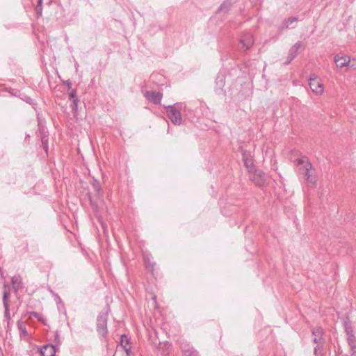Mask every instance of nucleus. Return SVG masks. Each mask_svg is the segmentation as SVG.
Masks as SVG:
<instances>
[{
    "label": "nucleus",
    "mask_w": 356,
    "mask_h": 356,
    "mask_svg": "<svg viewBox=\"0 0 356 356\" xmlns=\"http://www.w3.org/2000/svg\"><path fill=\"white\" fill-rule=\"evenodd\" d=\"M183 106L184 105L182 103H176L174 105L166 106L168 117L175 125H179L182 122V118L180 111Z\"/></svg>",
    "instance_id": "2"
},
{
    "label": "nucleus",
    "mask_w": 356,
    "mask_h": 356,
    "mask_svg": "<svg viewBox=\"0 0 356 356\" xmlns=\"http://www.w3.org/2000/svg\"><path fill=\"white\" fill-rule=\"evenodd\" d=\"M4 307V318H6L8 325L9 324V321L10 319V307Z\"/></svg>",
    "instance_id": "26"
},
{
    "label": "nucleus",
    "mask_w": 356,
    "mask_h": 356,
    "mask_svg": "<svg viewBox=\"0 0 356 356\" xmlns=\"http://www.w3.org/2000/svg\"><path fill=\"white\" fill-rule=\"evenodd\" d=\"M217 85L220 87H222L225 85V81L222 75H218L216 79Z\"/></svg>",
    "instance_id": "29"
},
{
    "label": "nucleus",
    "mask_w": 356,
    "mask_h": 356,
    "mask_svg": "<svg viewBox=\"0 0 356 356\" xmlns=\"http://www.w3.org/2000/svg\"><path fill=\"white\" fill-rule=\"evenodd\" d=\"M298 20V17H291L284 19L282 22V26L280 28V31H282L283 30L286 29L289 26L290 24H291L292 23L295 22H297Z\"/></svg>",
    "instance_id": "17"
},
{
    "label": "nucleus",
    "mask_w": 356,
    "mask_h": 356,
    "mask_svg": "<svg viewBox=\"0 0 356 356\" xmlns=\"http://www.w3.org/2000/svg\"><path fill=\"white\" fill-rule=\"evenodd\" d=\"M111 312V308L109 305L106 304L104 309L99 313L97 316V324H96V330L99 336L102 337V339L106 340L108 335V314Z\"/></svg>",
    "instance_id": "1"
},
{
    "label": "nucleus",
    "mask_w": 356,
    "mask_h": 356,
    "mask_svg": "<svg viewBox=\"0 0 356 356\" xmlns=\"http://www.w3.org/2000/svg\"><path fill=\"white\" fill-rule=\"evenodd\" d=\"M57 297H58V301H61L60 298L58 296H57Z\"/></svg>",
    "instance_id": "39"
},
{
    "label": "nucleus",
    "mask_w": 356,
    "mask_h": 356,
    "mask_svg": "<svg viewBox=\"0 0 356 356\" xmlns=\"http://www.w3.org/2000/svg\"><path fill=\"white\" fill-rule=\"evenodd\" d=\"M30 137V136L28 134L26 136V138H29Z\"/></svg>",
    "instance_id": "38"
},
{
    "label": "nucleus",
    "mask_w": 356,
    "mask_h": 356,
    "mask_svg": "<svg viewBox=\"0 0 356 356\" xmlns=\"http://www.w3.org/2000/svg\"><path fill=\"white\" fill-rule=\"evenodd\" d=\"M183 354L184 356H200L198 351L193 347L190 346L183 349Z\"/></svg>",
    "instance_id": "20"
},
{
    "label": "nucleus",
    "mask_w": 356,
    "mask_h": 356,
    "mask_svg": "<svg viewBox=\"0 0 356 356\" xmlns=\"http://www.w3.org/2000/svg\"><path fill=\"white\" fill-rule=\"evenodd\" d=\"M242 160L244 165L247 169L248 172H252L254 169L257 168L254 165V159L250 151L241 149Z\"/></svg>",
    "instance_id": "4"
},
{
    "label": "nucleus",
    "mask_w": 356,
    "mask_h": 356,
    "mask_svg": "<svg viewBox=\"0 0 356 356\" xmlns=\"http://www.w3.org/2000/svg\"><path fill=\"white\" fill-rule=\"evenodd\" d=\"M13 95L14 96L19 97L22 100L24 101L27 104H29L31 105H34L35 104V102H34V100L32 98H31L30 97L26 95L24 93H20L19 91H17L15 93H13Z\"/></svg>",
    "instance_id": "19"
},
{
    "label": "nucleus",
    "mask_w": 356,
    "mask_h": 356,
    "mask_svg": "<svg viewBox=\"0 0 356 356\" xmlns=\"http://www.w3.org/2000/svg\"><path fill=\"white\" fill-rule=\"evenodd\" d=\"M334 61L337 67L339 69H341L344 67H351L350 65V58L346 55L339 56V54H337L334 57Z\"/></svg>",
    "instance_id": "10"
},
{
    "label": "nucleus",
    "mask_w": 356,
    "mask_h": 356,
    "mask_svg": "<svg viewBox=\"0 0 356 356\" xmlns=\"http://www.w3.org/2000/svg\"><path fill=\"white\" fill-rule=\"evenodd\" d=\"M347 341H348V343L349 346H350L351 349L353 350H356V337H355V336L350 335V337H348Z\"/></svg>",
    "instance_id": "24"
},
{
    "label": "nucleus",
    "mask_w": 356,
    "mask_h": 356,
    "mask_svg": "<svg viewBox=\"0 0 356 356\" xmlns=\"http://www.w3.org/2000/svg\"><path fill=\"white\" fill-rule=\"evenodd\" d=\"M232 6V3L230 0H225L219 6L217 12L218 13L222 12L224 13H227L230 10Z\"/></svg>",
    "instance_id": "15"
},
{
    "label": "nucleus",
    "mask_w": 356,
    "mask_h": 356,
    "mask_svg": "<svg viewBox=\"0 0 356 356\" xmlns=\"http://www.w3.org/2000/svg\"><path fill=\"white\" fill-rule=\"evenodd\" d=\"M88 199L90 200V206L95 213L98 212V205L97 202L92 197L90 193H88Z\"/></svg>",
    "instance_id": "23"
},
{
    "label": "nucleus",
    "mask_w": 356,
    "mask_h": 356,
    "mask_svg": "<svg viewBox=\"0 0 356 356\" xmlns=\"http://www.w3.org/2000/svg\"><path fill=\"white\" fill-rule=\"evenodd\" d=\"M312 334L314 336L313 341L315 343H324L325 332L322 327L316 326L312 329Z\"/></svg>",
    "instance_id": "7"
},
{
    "label": "nucleus",
    "mask_w": 356,
    "mask_h": 356,
    "mask_svg": "<svg viewBox=\"0 0 356 356\" xmlns=\"http://www.w3.org/2000/svg\"><path fill=\"white\" fill-rule=\"evenodd\" d=\"M298 54V51L293 49V47H291L289 49L288 58H291V60H293L297 56Z\"/></svg>",
    "instance_id": "27"
},
{
    "label": "nucleus",
    "mask_w": 356,
    "mask_h": 356,
    "mask_svg": "<svg viewBox=\"0 0 356 356\" xmlns=\"http://www.w3.org/2000/svg\"><path fill=\"white\" fill-rule=\"evenodd\" d=\"M43 0H38V2L42 3Z\"/></svg>",
    "instance_id": "37"
},
{
    "label": "nucleus",
    "mask_w": 356,
    "mask_h": 356,
    "mask_svg": "<svg viewBox=\"0 0 356 356\" xmlns=\"http://www.w3.org/2000/svg\"><path fill=\"white\" fill-rule=\"evenodd\" d=\"M48 140V136L46 135L44 133H42L41 136L42 147L43 148L47 154H48L49 150Z\"/></svg>",
    "instance_id": "21"
},
{
    "label": "nucleus",
    "mask_w": 356,
    "mask_h": 356,
    "mask_svg": "<svg viewBox=\"0 0 356 356\" xmlns=\"http://www.w3.org/2000/svg\"><path fill=\"white\" fill-rule=\"evenodd\" d=\"M250 179L258 187H264L266 183V175L261 170L255 168L248 172Z\"/></svg>",
    "instance_id": "3"
},
{
    "label": "nucleus",
    "mask_w": 356,
    "mask_h": 356,
    "mask_svg": "<svg viewBox=\"0 0 356 356\" xmlns=\"http://www.w3.org/2000/svg\"><path fill=\"white\" fill-rule=\"evenodd\" d=\"M35 13L37 17H40L42 15V3L38 2L35 6Z\"/></svg>",
    "instance_id": "25"
},
{
    "label": "nucleus",
    "mask_w": 356,
    "mask_h": 356,
    "mask_svg": "<svg viewBox=\"0 0 356 356\" xmlns=\"http://www.w3.org/2000/svg\"><path fill=\"white\" fill-rule=\"evenodd\" d=\"M63 84L67 86V92L71 90L72 83V81L70 79H67L66 81H63Z\"/></svg>",
    "instance_id": "31"
},
{
    "label": "nucleus",
    "mask_w": 356,
    "mask_h": 356,
    "mask_svg": "<svg viewBox=\"0 0 356 356\" xmlns=\"http://www.w3.org/2000/svg\"><path fill=\"white\" fill-rule=\"evenodd\" d=\"M118 352H119V350H117V351H116V353H115V355H114V356H115V355H116V354H118Z\"/></svg>",
    "instance_id": "40"
},
{
    "label": "nucleus",
    "mask_w": 356,
    "mask_h": 356,
    "mask_svg": "<svg viewBox=\"0 0 356 356\" xmlns=\"http://www.w3.org/2000/svg\"><path fill=\"white\" fill-rule=\"evenodd\" d=\"M10 298V289L8 284L3 285V307H8V299Z\"/></svg>",
    "instance_id": "18"
},
{
    "label": "nucleus",
    "mask_w": 356,
    "mask_h": 356,
    "mask_svg": "<svg viewBox=\"0 0 356 356\" xmlns=\"http://www.w3.org/2000/svg\"><path fill=\"white\" fill-rule=\"evenodd\" d=\"M291 61L292 60H291V58H289L288 60L284 62V65H289V63H291Z\"/></svg>",
    "instance_id": "35"
},
{
    "label": "nucleus",
    "mask_w": 356,
    "mask_h": 356,
    "mask_svg": "<svg viewBox=\"0 0 356 356\" xmlns=\"http://www.w3.org/2000/svg\"><path fill=\"white\" fill-rule=\"evenodd\" d=\"M343 327L347 337H350V335H355L354 327L352 326L351 322L348 318L343 320Z\"/></svg>",
    "instance_id": "14"
},
{
    "label": "nucleus",
    "mask_w": 356,
    "mask_h": 356,
    "mask_svg": "<svg viewBox=\"0 0 356 356\" xmlns=\"http://www.w3.org/2000/svg\"><path fill=\"white\" fill-rule=\"evenodd\" d=\"M120 348L125 352L126 356H131V346L127 335L122 334L120 339Z\"/></svg>",
    "instance_id": "11"
},
{
    "label": "nucleus",
    "mask_w": 356,
    "mask_h": 356,
    "mask_svg": "<svg viewBox=\"0 0 356 356\" xmlns=\"http://www.w3.org/2000/svg\"><path fill=\"white\" fill-rule=\"evenodd\" d=\"M29 314L30 316H33V317L36 318L39 321L44 323L43 318L41 316V315L39 313H38L36 312H31Z\"/></svg>",
    "instance_id": "30"
},
{
    "label": "nucleus",
    "mask_w": 356,
    "mask_h": 356,
    "mask_svg": "<svg viewBox=\"0 0 356 356\" xmlns=\"http://www.w3.org/2000/svg\"><path fill=\"white\" fill-rule=\"evenodd\" d=\"M69 98L72 99V104L71 107L72 111L76 113L77 112L78 104L79 102V99L77 97L76 89H71V90L68 91Z\"/></svg>",
    "instance_id": "13"
},
{
    "label": "nucleus",
    "mask_w": 356,
    "mask_h": 356,
    "mask_svg": "<svg viewBox=\"0 0 356 356\" xmlns=\"http://www.w3.org/2000/svg\"><path fill=\"white\" fill-rule=\"evenodd\" d=\"M301 47H302V42L300 41H298L297 42L295 43V44L292 47L298 51V50L301 48Z\"/></svg>",
    "instance_id": "32"
},
{
    "label": "nucleus",
    "mask_w": 356,
    "mask_h": 356,
    "mask_svg": "<svg viewBox=\"0 0 356 356\" xmlns=\"http://www.w3.org/2000/svg\"><path fill=\"white\" fill-rule=\"evenodd\" d=\"M19 330H21V331L24 335H27V332H26V327L24 326H20Z\"/></svg>",
    "instance_id": "33"
},
{
    "label": "nucleus",
    "mask_w": 356,
    "mask_h": 356,
    "mask_svg": "<svg viewBox=\"0 0 356 356\" xmlns=\"http://www.w3.org/2000/svg\"><path fill=\"white\" fill-rule=\"evenodd\" d=\"M145 97L154 104H159L163 98V93L156 91H146L144 94Z\"/></svg>",
    "instance_id": "6"
},
{
    "label": "nucleus",
    "mask_w": 356,
    "mask_h": 356,
    "mask_svg": "<svg viewBox=\"0 0 356 356\" xmlns=\"http://www.w3.org/2000/svg\"><path fill=\"white\" fill-rule=\"evenodd\" d=\"M91 184L96 192V195L98 198H100L103 195V191L99 181L97 179H93Z\"/></svg>",
    "instance_id": "16"
},
{
    "label": "nucleus",
    "mask_w": 356,
    "mask_h": 356,
    "mask_svg": "<svg viewBox=\"0 0 356 356\" xmlns=\"http://www.w3.org/2000/svg\"><path fill=\"white\" fill-rule=\"evenodd\" d=\"M305 163V160L303 159H299L298 160V165H302Z\"/></svg>",
    "instance_id": "34"
},
{
    "label": "nucleus",
    "mask_w": 356,
    "mask_h": 356,
    "mask_svg": "<svg viewBox=\"0 0 356 356\" xmlns=\"http://www.w3.org/2000/svg\"><path fill=\"white\" fill-rule=\"evenodd\" d=\"M145 264H146V267L151 270L152 271H153L154 270V267L156 266V264L153 261H151L149 259H145Z\"/></svg>",
    "instance_id": "28"
},
{
    "label": "nucleus",
    "mask_w": 356,
    "mask_h": 356,
    "mask_svg": "<svg viewBox=\"0 0 356 356\" xmlns=\"http://www.w3.org/2000/svg\"><path fill=\"white\" fill-rule=\"evenodd\" d=\"M41 356H55L56 348L52 344H47L40 349Z\"/></svg>",
    "instance_id": "12"
},
{
    "label": "nucleus",
    "mask_w": 356,
    "mask_h": 356,
    "mask_svg": "<svg viewBox=\"0 0 356 356\" xmlns=\"http://www.w3.org/2000/svg\"><path fill=\"white\" fill-rule=\"evenodd\" d=\"M11 284L15 294H17L19 291H22L24 288L22 278L20 275H15L11 277Z\"/></svg>",
    "instance_id": "8"
},
{
    "label": "nucleus",
    "mask_w": 356,
    "mask_h": 356,
    "mask_svg": "<svg viewBox=\"0 0 356 356\" xmlns=\"http://www.w3.org/2000/svg\"><path fill=\"white\" fill-rule=\"evenodd\" d=\"M237 356H243V355H237Z\"/></svg>",
    "instance_id": "41"
},
{
    "label": "nucleus",
    "mask_w": 356,
    "mask_h": 356,
    "mask_svg": "<svg viewBox=\"0 0 356 356\" xmlns=\"http://www.w3.org/2000/svg\"><path fill=\"white\" fill-rule=\"evenodd\" d=\"M317 349H318L317 346L314 348V354L315 355H316V353H317Z\"/></svg>",
    "instance_id": "36"
},
{
    "label": "nucleus",
    "mask_w": 356,
    "mask_h": 356,
    "mask_svg": "<svg viewBox=\"0 0 356 356\" xmlns=\"http://www.w3.org/2000/svg\"><path fill=\"white\" fill-rule=\"evenodd\" d=\"M309 86L312 91L316 95H321L323 92V86L317 76L313 74L309 79Z\"/></svg>",
    "instance_id": "5"
},
{
    "label": "nucleus",
    "mask_w": 356,
    "mask_h": 356,
    "mask_svg": "<svg viewBox=\"0 0 356 356\" xmlns=\"http://www.w3.org/2000/svg\"><path fill=\"white\" fill-rule=\"evenodd\" d=\"M240 44L245 47V49H250L254 44V38L252 35L250 33L246 32L244 33L239 40Z\"/></svg>",
    "instance_id": "9"
},
{
    "label": "nucleus",
    "mask_w": 356,
    "mask_h": 356,
    "mask_svg": "<svg viewBox=\"0 0 356 356\" xmlns=\"http://www.w3.org/2000/svg\"><path fill=\"white\" fill-rule=\"evenodd\" d=\"M311 168H312V164L310 163H307V165H306V168L305 170V176L307 177V180L309 183L314 184L312 180H310V177L312 176V174L310 172Z\"/></svg>",
    "instance_id": "22"
}]
</instances>
